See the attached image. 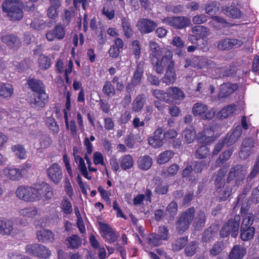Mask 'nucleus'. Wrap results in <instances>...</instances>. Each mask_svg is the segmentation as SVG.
I'll return each instance as SVG.
<instances>
[{
  "label": "nucleus",
  "mask_w": 259,
  "mask_h": 259,
  "mask_svg": "<svg viewBox=\"0 0 259 259\" xmlns=\"http://www.w3.org/2000/svg\"><path fill=\"white\" fill-rule=\"evenodd\" d=\"M23 4L20 0H6L2 5L3 12L11 21H19L23 17Z\"/></svg>",
  "instance_id": "obj_1"
},
{
  "label": "nucleus",
  "mask_w": 259,
  "mask_h": 259,
  "mask_svg": "<svg viewBox=\"0 0 259 259\" xmlns=\"http://www.w3.org/2000/svg\"><path fill=\"white\" fill-rule=\"evenodd\" d=\"M162 51L163 54L160 60L157 58L155 61L154 59L152 60L154 70L158 74L163 73L164 68L169 69L174 67L172 52L168 49H163Z\"/></svg>",
  "instance_id": "obj_2"
},
{
  "label": "nucleus",
  "mask_w": 259,
  "mask_h": 259,
  "mask_svg": "<svg viewBox=\"0 0 259 259\" xmlns=\"http://www.w3.org/2000/svg\"><path fill=\"white\" fill-rule=\"evenodd\" d=\"M53 195L51 187L47 184L42 183L32 187L31 202L41 199H50Z\"/></svg>",
  "instance_id": "obj_3"
},
{
  "label": "nucleus",
  "mask_w": 259,
  "mask_h": 259,
  "mask_svg": "<svg viewBox=\"0 0 259 259\" xmlns=\"http://www.w3.org/2000/svg\"><path fill=\"white\" fill-rule=\"evenodd\" d=\"M240 219V216L236 214L233 219L228 220L222 227L220 235L225 238L231 234L232 237H236L238 234Z\"/></svg>",
  "instance_id": "obj_4"
},
{
  "label": "nucleus",
  "mask_w": 259,
  "mask_h": 259,
  "mask_svg": "<svg viewBox=\"0 0 259 259\" xmlns=\"http://www.w3.org/2000/svg\"><path fill=\"white\" fill-rule=\"evenodd\" d=\"M195 212L194 208L191 207L180 215L176 222L177 229L179 233H183L189 228L194 219Z\"/></svg>",
  "instance_id": "obj_5"
},
{
  "label": "nucleus",
  "mask_w": 259,
  "mask_h": 259,
  "mask_svg": "<svg viewBox=\"0 0 259 259\" xmlns=\"http://www.w3.org/2000/svg\"><path fill=\"white\" fill-rule=\"evenodd\" d=\"M246 174L247 170L245 167L242 165H237L230 169L227 182L230 183L235 180V186L239 187L243 184Z\"/></svg>",
  "instance_id": "obj_6"
},
{
  "label": "nucleus",
  "mask_w": 259,
  "mask_h": 259,
  "mask_svg": "<svg viewBox=\"0 0 259 259\" xmlns=\"http://www.w3.org/2000/svg\"><path fill=\"white\" fill-rule=\"evenodd\" d=\"M192 113L194 116H200L204 120H210L215 115V112L212 109L209 110L207 105L201 103L194 104Z\"/></svg>",
  "instance_id": "obj_7"
},
{
  "label": "nucleus",
  "mask_w": 259,
  "mask_h": 259,
  "mask_svg": "<svg viewBox=\"0 0 259 259\" xmlns=\"http://www.w3.org/2000/svg\"><path fill=\"white\" fill-rule=\"evenodd\" d=\"M163 21L165 24L177 29H183L190 24V20L184 16L166 17Z\"/></svg>",
  "instance_id": "obj_8"
},
{
  "label": "nucleus",
  "mask_w": 259,
  "mask_h": 259,
  "mask_svg": "<svg viewBox=\"0 0 259 259\" xmlns=\"http://www.w3.org/2000/svg\"><path fill=\"white\" fill-rule=\"evenodd\" d=\"M243 44L241 39L233 38H226L221 39L217 42V48L222 51L230 50L233 48H238Z\"/></svg>",
  "instance_id": "obj_9"
},
{
  "label": "nucleus",
  "mask_w": 259,
  "mask_h": 259,
  "mask_svg": "<svg viewBox=\"0 0 259 259\" xmlns=\"http://www.w3.org/2000/svg\"><path fill=\"white\" fill-rule=\"evenodd\" d=\"M100 228L102 232L101 235L109 243L115 242L118 237V235L108 224L99 223Z\"/></svg>",
  "instance_id": "obj_10"
},
{
  "label": "nucleus",
  "mask_w": 259,
  "mask_h": 259,
  "mask_svg": "<svg viewBox=\"0 0 259 259\" xmlns=\"http://www.w3.org/2000/svg\"><path fill=\"white\" fill-rule=\"evenodd\" d=\"M47 174L50 179L56 184L61 182L63 177L62 169L57 163L52 164L48 168Z\"/></svg>",
  "instance_id": "obj_11"
},
{
  "label": "nucleus",
  "mask_w": 259,
  "mask_h": 259,
  "mask_svg": "<svg viewBox=\"0 0 259 259\" xmlns=\"http://www.w3.org/2000/svg\"><path fill=\"white\" fill-rule=\"evenodd\" d=\"M16 229L14 222L11 219L0 217V234L9 236L13 234Z\"/></svg>",
  "instance_id": "obj_12"
},
{
  "label": "nucleus",
  "mask_w": 259,
  "mask_h": 259,
  "mask_svg": "<svg viewBox=\"0 0 259 259\" xmlns=\"http://www.w3.org/2000/svg\"><path fill=\"white\" fill-rule=\"evenodd\" d=\"M65 26L61 24H58L53 29H51L46 33V38L49 41H53L55 39H62L65 35Z\"/></svg>",
  "instance_id": "obj_13"
},
{
  "label": "nucleus",
  "mask_w": 259,
  "mask_h": 259,
  "mask_svg": "<svg viewBox=\"0 0 259 259\" xmlns=\"http://www.w3.org/2000/svg\"><path fill=\"white\" fill-rule=\"evenodd\" d=\"M137 26L142 33L146 34L153 31L157 26V24L150 19L143 18L138 21Z\"/></svg>",
  "instance_id": "obj_14"
},
{
  "label": "nucleus",
  "mask_w": 259,
  "mask_h": 259,
  "mask_svg": "<svg viewBox=\"0 0 259 259\" xmlns=\"http://www.w3.org/2000/svg\"><path fill=\"white\" fill-rule=\"evenodd\" d=\"M1 40L8 47L13 50H17L21 45L20 39L14 34L3 35L1 37Z\"/></svg>",
  "instance_id": "obj_15"
},
{
  "label": "nucleus",
  "mask_w": 259,
  "mask_h": 259,
  "mask_svg": "<svg viewBox=\"0 0 259 259\" xmlns=\"http://www.w3.org/2000/svg\"><path fill=\"white\" fill-rule=\"evenodd\" d=\"M255 142L252 139H245L241 147L239 157L241 159H246L250 154L251 149L254 147Z\"/></svg>",
  "instance_id": "obj_16"
},
{
  "label": "nucleus",
  "mask_w": 259,
  "mask_h": 259,
  "mask_svg": "<svg viewBox=\"0 0 259 259\" xmlns=\"http://www.w3.org/2000/svg\"><path fill=\"white\" fill-rule=\"evenodd\" d=\"M47 95L45 93L34 94L30 100V104L33 108L39 109L45 106Z\"/></svg>",
  "instance_id": "obj_17"
},
{
  "label": "nucleus",
  "mask_w": 259,
  "mask_h": 259,
  "mask_svg": "<svg viewBox=\"0 0 259 259\" xmlns=\"http://www.w3.org/2000/svg\"><path fill=\"white\" fill-rule=\"evenodd\" d=\"M32 187L21 186L16 190V195L20 199L31 202Z\"/></svg>",
  "instance_id": "obj_18"
},
{
  "label": "nucleus",
  "mask_w": 259,
  "mask_h": 259,
  "mask_svg": "<svg viewBox=\"0 0 259 259\" xmlns=\"http://www.w3.org/2000/svg\"><path fill=\"white\" fill-rule=\"evenodd\" d=\"M163 130L159 127L154 133V136L149 138L148 142L150 145L154 148H159L163 144L164 134H162Z\"/></svg>",
  "instance_id": "obj_19"
},
{
  "label": "nucleus",
  "mask_w": 259,
  "mask_h": 259,
  "mask_svg": "<svg viewBox=\"0 0 259 259\" xmlns=\"http://www.w3.org/2000/svg\"><path fill=\"white\" fill-rule=\"evenodd\" d=\"M3 173L8 179L14 181H19L22 177L21 171L17 168L6 167L3 169Z\"/></svg>",
  "instance_id": "obj_20"
},
{
  "label": "nucleus",
  "mask_w": 259,
  "mask_h": 259,
  "mask_svg": "<svg viewBox=\"0 0 259 259\" xmlns=\"http://www.w3.org/2000/svg\"><path fill=\"white\" fill-rule=\"evenodd\" d=\"M246 253V249L240 245H235L231 249L228 259H242Z\"/></svg>",
  "instance_id": "obj_21"
},
{
  "label": "nucleus",
  "mask_w": 259,
  "mask_h": 259,
  "mask_svg": "<svg viewBox=\"0 0 259 259\" xmlns=\"http://www.w3.org/2000/svg\"><path fill=\"white\" fill-rule=\"evenodd\" d=\"M242 134V128L241 126L238 125L236 127L233 132L229 135L228 134L224 139V141L227 146H229L234 144L240 137Z\"/></svg>",
  "instance_id": "obj_22"
},
{
  "label": "nucleus",
  "mask_w": 259,
  "mask_h": 259,
  "mask_svg": "<svg viewBox=\"0 0 259 259\" xmlns=\"http://www.w3.org/2000/svg\"><path fill=\"white\" fill-rule=\"evenodd\" d=\"M54 233L49 230H41L37 232V238L39 242L47 243L55 239Z\"/></svg>",
  "instance_id": "obj_23"
},
{
  "label": "nucleus",
  "mask_w": 259,
  "mask_h": 259,
  "mask_svg": "<svg viewBox=\"0 0 259 259\" xmlns=\"http://www.w3.org/2000/svg\"><path fill=\"white\" fill-rule=\"evenodd\" d=\"M238 89V85L236 83L226 82L221 85L219 94L220 98H224L229 96Z\"/></svg>",
  "instance_id": "obj_24"
},
{
  "label": "nucleus",
  "mask_w": 259,
  "mask_h": 259,
  "mask_svg": "<svg viewBox=\"0 0 259 259\" xmlns=\"http://www.w3.org/2000/svg\"><path fill=\"white\" fill-rule=\"evenodd\" d=\"M218 186L217 187L216 192L218 194L220 201L226 200L231 195L232 188L229 186Z\"/></svg>",
  "instance_id": "obj_25"
},
{
  "label": "nucleus",
  "mask_w": 259,
  "mask_h": 259,
  "mask_svg": "<svg viewBox=\"0 0 259 259\" xmlns=\"http://www.w3.org/2000/svg\"><path fill=\"white\" fill-rule=\"evenodd\" d=\"M28 84L35 94H41L45 92V85L41 81L36 79L28 80Z\"/></svg>",
  "instance_id": "obj_26"
},
{
  "label": "nucleus",
  "mask_w": 259,
  "mask_h": 259,
  "mask_svg": "<svg viewBox=\"0 0 259 259\" xmlns=\"http://www.w3.org/2000/svg\"><path fill=\"white\" fill-rule=\"evenodd\" d=\"M146 102L145 96L142 94L138 95L134 100L132 104V110L135 112H139L143 109Z\"/></svg>",
  "instance_id": "obj_27"
},
{
  "label": "nucleus",
  "mask_w": 259,
  "mask_h": 259,
  "mask_svg": "<svg viewBox=\"0 0 259 259\" xmlns=\"http://www.w3.org/2000/svg\"><path fill=\"white\" fill-rule=\"evenodd\" d=\"M144 68L142 63H139L136 67V70L132 78L133 84L139 85L141 83V79L143 75Z\"/></svg>",
  "instance_id": "obj_28"
},
{
  "label": "nucleus",
  "mask_w": 259,
  "mask_h": 259,
  "mask_svg": "<svg viewBox=\"0 0 259 259\" xmlns=\"http://www.w3.org/2000/svg\"><path fill=\"white\" fill-rule=\"evenodd\" d=\"M137 162L140 169L143 170H147L151 167L153 161L149 156L144 155L139 157Z\"/></svg>",
  "instance_id": "obj_29"
},
{
  "label": "nucleus",
  "mask_w": 259,
  "mask_h": 259,
  "mask_svg": "<svg viewBox=\"0 0 259 259\" xmlns=\"http://www.w3.org/2000/svg\"><path fill=\"white\" fill-rule=\"evenodd\" d=\"M149 47L151 51L150 57L152 60L153 59V58L157 59L159 56L163 54L162 51L163 49H166V48H160L158 44L153 41L149 42Z\"/></svg>",
  "instance_id": "obj_30"
},
{
  "label": "nucleus",
  "mask_w": 259,
  "mask_h": 259,
  "mask_svg": "<svg viewBox=\"0 0 259 259\" xmlns=\"http://www.w3.org/2000/svg\"><path fill=\"white\" fill-rule=\"evenodd\" d=\"M119 162L121 168L124 170L131 169L134 165V160L131 155L128 154L121 157Z\"/></svg>",
  "instance_id": "obj_31"
},
{
  "label": "nucleus",
  "mask_w": 259,
  "mask_h": 259,
  "mask_svg": "<svg viewBox=\"0 0 259 259\" xmlns=\"http://www.w3.org/2000/svg\"><path fill=\"white\" fill-rule=\"evenodd\" d=\"M153 180L156 182L155 192L158 194L164 195L166 194L168 191V186L163 184L162 181L159 177H155Z\"/></svg>",
  "instance_id": "obj_32"
},
{
  "label": "nucleus",
  "mask_w": 259,
  "mask_h": 259,
  "mask_svg": "<svg viewBox=\"0 0 259 259\" xmlns=\"http://www.w3.org/2000/svg\"><path fill=\"white\" fill-rule=\"evenodd\" d=\"M176 74L174 68L166 69L164 77L162 79L163 82L169 85L172 84L176 80Z\"/></svg>",
  "instance_id": "obj_33"
},
{
  "label": "nucleus",
  "mask_w": 259,
  "mask_h": 259,
  "mask_svg": "<svg viewBox=\"0 0 259 259\" xmlns=\"http://www.w3.org/2000/svg\"><path fill=\"white\" fill-rule=\"evenodd\" d=\"M74 160L76 163L78 164V168L81 173L82 175L88 180L91 179V177L88 176L87 167L83 159L78 155L74 154Z\"/></svg>",
  "instance_id": "obj_34"
},
{
  "label": "nucleus",
  "mask_w": 259,
  "mask_h": 259,
  "mask_svg": "<svg viewBox=\"0 0 259 259\" xmlns=\"http://www.w3.org/2000/svg\"><path fill=\"white\" fill-rule=\"evenodd\" d=\"M193 34H195L199 39L207 37L209 34V30L201 25L196 26L192 28Z\"/></svg>",
  "instance_id": "obj_35"
},
{
  "label": "nucleus",
  "mask_w": 259,
  "mask_h": 259,
  "mask_svg": "<svg viewBox=\"0 0 259 259\" xmlns=\"http://www.w3.org/2000/svg\"><path fill=\"white\" fill-rule=\"evenodd\" d=\"M223 12L226 15L233 19L239 18L242 15L240 9L232 6L226 8Z\"/></svg>",
  "instance_id": "obj_36"
},
{
  "label": "nucleus",
  "mask_w": 259,
  "mask_h": 259,
  "mask_svg": "<svg viewBox=\"0 0 259 259\" xmlns=\"http://www.w3.org/2000/svg\"><path fill=\"white\" fill-rule=\"evenodd\" d=\"M121 23L124 35L127 38L131 37L133 34V30L129 20L125 17H122Z\"/></svg>",
  "instance_id": "obj_37"
},
{
  "label": "nucleus",
  "mask_w": 259,
  "mask_h": 259,
  "mask_svg": "<svg viewBox=\"0 0 259 259\" xmlns=\"http://www.w3.org/2000/svg\"><path fill=\"white\" fill-rule=\"evenodd\" d=\"M213 132L211 128H205L198 135V139L200 142L208 143L212 139Z\"/></svg>",
  "instance_id": "obj_38"
},
{
  "label": "nucleus",
  "mask_w": 259,
  "mask_h": 259,
  "mask_svg": "<svg viewBox=\"0 0 259 259\" xmlns=\"http://www.w3.org/2000/svg\"><path fill=\"white\" fill-rule=\"evenodd\" d=\"M66 241L67 246L71 249L77 248L81 244V239L76 235L68 237Z\"/></svg>",
  "instance_id": "obj_39"
},
{
  "label": "nucleus",
  "mask_w": 259,
  "mask_h": 259,
  "mask_svg": "<svg viewBox=\"0 0 259 259\" xmlns=\"http://www.w3.org/2000/svg\"><path fill=\"white\" fill-rule=\"evenodd\" d=\"M235 107L236 106L234 105L225 106L217 113V116L218 118L224 119L227 118L233 113Z\"/></svg>",
  "instance_id": "obj_40"
},
{
  "label": "nucleus",
  "mask_w": 259,
  "mask_h": 259,
  "mask_svg": "<svg viewBox=\"0 0 259 259\" xmlns=\"http://www.w3.org/2000/svg\"><path fill=\"white\" fill-rule=\"evenodd\" d=\"M168 95L174 100H182L185 97L183 92L177 87H171L167 90Z\"/></svg>",
  "instance_id": "obj_41"
},
{
  "label": "nucleus",
  "mask_w": 259,
  "mask_h": 259,
  "mask_svg": "<svg viewBox=\"0 0 259 259\" xmlns=\"http://www.w3.org/2000/svg\"><path fill=\"white\" fill-rule=\"evenodd\" d=\"M228 166H223L220 169L216 176L214 180V184L216 187L218 186H225V181L223 179L225 174L227 171Z\"/></svg>",
  "instance_id": "obj_42"
},
{
  "label": "nucleus",
  "mask_w": 259,
  "mask_h": 259,
  "mask_svg": "<svg viewBox=\"0 0 259 259\" xmlns=\"http://www.w3.org/2000/svg\"><path fill=\"white\" fill-rule=\"evenodd\" d=\"M188 242V237H181L172 243V249L174 251L182 249Z\"/></svg>",
  "instance_id": "obj_43"
},
{
  "label": "nucleus",
  "mask_w": 259,
  "mask_h": 259,
  "mask_svg": "<svg viewBox=\"0 0 259 259\" xmlns=\"http://www.w3.org/2000/svg\"><path fill=\"white\" fill-rule=\"evenodd\" d=\"M254 232V227L240 228V237L243 241H248L253 237Z\"/></svg>",
  "instance_id": "obj_44"
},
{
  "label": "nucleus",
  "mask_w": 259,
  "mask_h": 259,
  "mask_svg": "<svg viewBox=\"0 0 259 259\" xmlns=\"http://www.w3.org/2000/svg\"><path fill=\"white\" fill-rule=\"evenodd\" d=\"M194 66L202 68L205 67H213L214 65L213 61L205 58H196L193 62Z\"/></svg>",
  "instance_id": "obj_45"
},
{
  "label": "nucleus",
  "mask_w": 259,
  "mask_h": 259,
  "mask_svg": "<svg viewBox=\"0 0 259 259\" xmlns=\"http://www.w3.org/2000/svg\"><path fill=\"white\" fill-rule=\"evenodd\" d=\"M14 92L12 85L9 83L0 84V96L4 97H10Z\"/></svg>",
  "instance_id": "obj_46"
},
{
  "label": "nucleus",
  "mask_w": 259,
  "mask_h": 259,
  "mask_svg": "<svg viewBox=\"0 0 259 259\" xmlns=\"http://www.w3.org/2000/svg\"><path fill=\"white\" fill-rule=\"evenodd\" d=\"M20 214L23 217L32 218L38 214V210L35 207H29L21 209Z\"/></svg>",
  "instance_id": "obj_47"
},
{
  "label": "nucleus",
  "mask_w": 259,
  "mask_h": 259,
  "mask_svg": "<svg viewBox=\"0 0 259 259\" xmlns=\"http://www.w3.org/2000/svg\"><path fill=\"white\" fill-rule=\"evenodd\" d=\"M206 216L204 211L199 210L194 219V223L196 227L199 229L204 227L205 223Z\"/></svg>",
  "instance_id": "obj_48"
},
{
  "label": "nucleus",
  "mask_w": 259,
  "mask_h": 259,
  "mask_svg": "<svg viewBox=\"0 0 259 259\" xmlns=\"http://www.w3.org/2000/svg\"><path fill=\"white\" fill-rule=\"evenodd\" d=\"M40 146L42 149L48 148L52 143L51 136L47 134H41L39 137Z\"/></svg>",
  "instance_id": "obj_49"
},
{
  "label": "nucleus",
  "mask_w": 259,
  "mask_h": 259,
  "mask_svg": "<svg viewBox=\"0 0 259 259\" xmlns=\"http://www.w3.org/2000/svg\"><path fill=\"white\" fill-rule=\"evenodd\" d=\"M174 155V153L171 150L165 151L159 155L157 162L160 164H163L168 162Z\"/></svg>",
  "instance_id": "obj_50"
},
{
  "label": "nucleus",
  "mask_w": 259,
  "mask_h": 259,
  "mask_svg": "<svg viewBox=\"0 0 259 259\" xmlns=\"http://www.w3.org/2000/svg\"><path fill=\"white\" fill-rule=\"evenodd\" d=\"M47 125L49 129L54 135L57 134L59 131V126L55 119L52 117H49L46 119Z\"/></svg>",
  "instance_id": "obj_51"
},
{
  "label": "nucleus",
  "mask_w": 259,
  "mask_h": 259,
  "mask_svg": "<svg viewBox=\"0 0 259 259\" xmlns=\"http://www.w3.org/2000/svg\"><path fill=\"white\" fill-rule=\"evenodd\" d=\"M179 169V166L177 164H173L168 168L163 169L161 171V176L168 177H172L176 175Z\"/></svg>",
  "instance_id": "obj_52"
},
{
  "label": "nucleus",
  "mask_w": 259,
  "mask_h": 259,
  "mask_svg": "<svg viewBox=\"0 0 259 259\" xmlns=\"http://www.w3.org/2000/svg\"><path fill=\"white\" fill-rule=\"evenodd\" d=\"M61 208L62 211L66 214L71 213L73 211L71 202L66 197H63L61 203Z\"/></svg>",
  "instance_id": "obj_53"
},
{
  "label": "nucleus",
  "mask_w": 259,
  "mask_h": 259,
  "mask_svg": "<svg viewBox=\"0 0 259 259\" xmlns=\"http://www.w3.org/2000/svg\"><path fill=\"white\" fill-rule=\"evenodd\" d=\"M40 247L44 248V245L37 243L31 244L26 245L25 249L29 254L37 256L38 249H41Z\"/></svg>",
  "instance_id": "obj_54"
},
{
  "label": "nucleus",
  "mask_w": 259,
  "mask_h": 259,
  "mask_svg": "<svg viewBox=\"0 0 259 259\" xmlns=\"http://www.w3.org/2000/svg\"><path fill=\"white\" fill-rule=\"evenodd\" d=\"M185 142L188 143H191L196 137V133L193 129L186 128L183 133Z\"/></svg>",
  "instance_id": "obj_55"
},
{
  "label": "nucleus",
  "mask_w": 259,
  "mask_h": 259,
  "mask_svg": "<svg viewBox=\"0 0 259 259\" xmlns=\"http://www.w3.org/2000/svg\"><path fill=\"white\" fill-rule=\"evenodd\" d=\"M39 66L41 69H48L51 64V59L45 55H40L38 59Z\"/></svg>",
  "instance_id": "obj_56"
},
{
  "label": "nucleus",
  "mask_w": 259,
  "mask_h": 259,
  "mask_svg": "<svg viewBox=\"0 0 259 259\" xmlns=\"http://www.w3.org/2000/svg\"><path fill=\"white\" fill-rule=\"evenodd\" d=\"M232 152L233 151L232 150H228L221 154L219 158L216 160V166L219 167L221 166L224 162L229 159L232 155Z\"/></svg>",
  "instance_id": "obj_57"
},
{
  "label": "nucleus",
  "mask_w": 259,
  "mask_h": 259,
  "mask_svg": "<svg viewBox=\"0 0 259 259\" xmlns=\"http://www.w3.org/2000/svg\"><path fill=\"white\" fill-rule=\"evenodd\" d=\"M217 235V231L210 227L205 230L202 239L203 241L208 242L212 239Z\"/></svg>",
  "instance_id": "obj_58"
},
{
  "label": "nucleus",
  "mask_w": 259,
  "mask_h": 259,
  "mask_svg": "<svg viewBox=\"0 0 259 259\" xmlns=\"http://www.w3.org/2000/svg\"><path fill=\"white\" fill-rule=\"evenodd\" d=\"M12 150L15 153L18 158L23 159L26 158V151L22 146L20 145H14L12 147Z\"/></svg>",
  "instance_id": "obj_59"
},
{
  "label": "nucleus",
  "mask_w": 259,
  "mask_h": 259,
  "mask_svg": "<svg viewBox=\"0 0 259 259\" xmlns=\"http://www.w3.org/2000/svg\"><path fill=\"white\" fill-rule=\"evenodd\" d=\"M208 148L204 145L199 147L195 153V156L197 158L202 159L205 158L209 154Z\"/></svg>",
  "instance_id": "obj_60"
},
{
  "label": "nucleus",
  "mask_w": 259,
  "mask_h": 259,
  "mask_svg": "<svg viewBox=\"0 0 259 259\" xmlns=\"http://www.w3.org/2000/svg\"><path fill=\"white\" fill-rule=\"evenodd\" d=\"M132 51L135 59L138 60L141 56V46L138 40H135L133 41L132 44Z\"/></svg>",
  "instance_id": "obj_61"
},
{
  "label": "nucleus",
  "mask_w": 259,
  "mask_h": 259,
  "mask_svg": "<svg viewBox=\"0 0 259 259\" xmlns=\"http://www.w3.org/2000/svg\"><path fill=\"white\" fill-rule=\"evenodd\" d=\"M102 91L103 93L108 97L113 96L115 94V91L114 87L112 85L111 83L108 81L105 82Z\"/></svg>",
  "instance_id": "obj_62"
},
{
  "label": "nucleus",
  "mask_w": 259,
  "mask_h": 259,
  "mask_svg": "<svg viewBox=\"0 0 259 259\" xmlns=\"http://www.w3.org/2000/svg\"><path fill=\"white\" fill-rule=\"evenodd\" d=\"M254 221V215L252 213H247L246 217L243 219L240 228H248L251 226Z\"/></svg>",
  "instance_id": "obj_63"
},
{
  "label": "nucleus",
  "mask_w": 259,
  "mask_h": 259,
  "mask_svg": "<svg viewBox=\"0 0 259 259\" xmlns=\"http://www.w3.org/2000/svg\"><path fill=\"white\" fill-rule=\"evenodd\" d=\"M259 172V159H257L255 164H254L252 170L250 171L249 174L247 177V182L250 184V182L255 178L258 173Z\"/></svg>",
  "instance_id": "obj_64"
}]
</instances>
